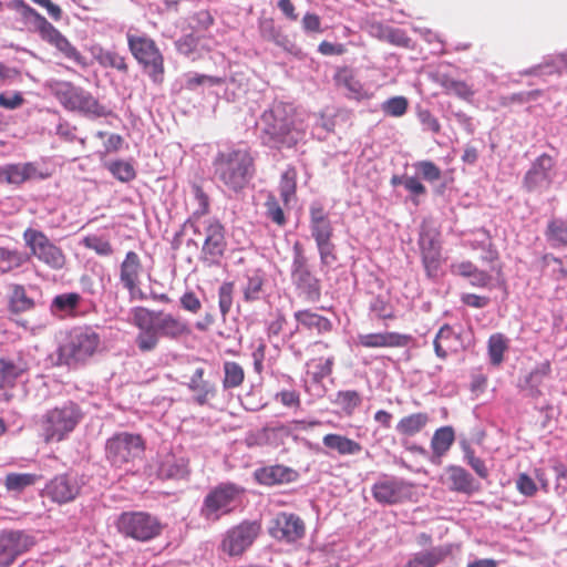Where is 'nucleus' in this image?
<instances>
[{
  "label": "nucleus",
  "mask_w": 567,
  "mask_h": 567,
  "mask_svg": "<svg viewBox=\"0 0 567 567\" xmlns=\"http://www.w3.org/2000/svg\"><path fill=\"white\" fill-rule=\"evenodd\" d=\"M131 316L132 324L138 329L135 343L141 352L155 350L161 338L179 340L192 332L185 320L163 310L138 306L131 309Z\"/></svg>",
  "instance_id": "1"
},
{
  "label": "nucleus",
  "mask_w": 567,
  "mask_h": 567,
  "mask_svg": "<svg viewBox=\"0 0 567 567\" xmlns=\"http://www.w3.org/2000/svg\"><path fill=\"white\" fill-rule=\"evenodd\" d=\"M261 140L269 147L291 148L305 136L297 121L296 109L288 103L278 102L261 115Z\"/></svg>",
  "instance_id": "2"
},
{
  "label": "nucleus",
  "mask_w": 567,
  "mask_h": 567,
  "mask_svg": "<svg viewBox=\"0 0 567 567\" xmlns=\"http://www.w3.org/2000/svg\"><path fill=\"white\" fill-rule=\"evenodd\" d=\"M214 177L229 192L239 193L255 174V159L247 147L219 151L213 161Z\"/></svg>",
  "instance_id": "3"
},
{
  "label": "nucleus",
  "mask_w": 567,
  "mask_h": 567,
  "mask_svg": "<svg viewBox=\"0 0 567 567\" xmlns=\"http://www.w3.org/2000/svg\"><path fill=\"white\" fill-rule=\"evenodd\" d=\"M45 87L69 111L79 112L89 117H106L112 111L102 105L91 92L68 81H50Z\"/></svg>",
  "instance_id": "4"
},
{
  "label": "nucleus",
  "mask_w": 567,
  "mask_h": 567,
  "mask_svg": "<svg viewBox=\"0 0 567 567\" xmlns=\"http://www.w3.org/2000/svg\"><path fill=\"white\" fill-rule=\"evenodd\" d=\"M193 234L200 237V261L208 266H219L227 251L226 228L216 217H207L205 221L189 225Z\"/></svg>",
  "instance_id": "5"
},
{
  "label": "nucleus",
  "mask_w": 567,
  "mask_h": 567,
  "mask_svg": "<svg viewBox=\"0 0 567 567\" xmlns=\"http://www.w3.org/2000/svg\"><path fill=\"white\" fill-rule=\"evenodd\" d=\"M128 49L150 79L157 84L164 80V56L156 42L146 34L126 33Z\"/></svg>",
  "instance_id": "6"
},
{
  "label": "nucleus",
  "mask_w": 567,
  "mask_h": 567,
  "mask_svg": "<svg viewBox=\"0 0 567 567\" xmlns=\"http://www.w3.org/2000/svg\"><path fill=\"white\" fill-rule=\"evenodd\" d=\"M244 494V488L230 482L213 487L204 497L200 516L210 523L218 522L223 516L234 512Z\"/></svg>",
  "instance_id": "7"
},
{
  "label": "nucleus",
  "mask_w": 567,
  "mask_h": 567,
  "mask_svg": "<svg viewBox=\"0 0 567 567\" xmlns=\"http://www.w3.org/2000/svg\"><path fill=\"white\" fill-rule=\"evenodd\" d=\"M115 527L124 537L142 543L158 537L163 532L159 518L144 511L121 513L115 520Z\"/></svg>",
  "instance_id": "8"
},
{
  "label": "nucleus",
  "mask_w": 567,
  "mask_h": 567,
  "mask_svg": "<svg viewBox=\"0 0 567 567\" xmlns=\"http://www.w3.org/2000/svg\"><path fill=\"white\" fill-rule=\"evenodd\" d=\"M146 449L145 440L138 433L117 432L105 442V458L111 466L123 468L140 458Z\"/></svg>",
  "instance_id": "9"
},
{
  "label": "nucleus",
  "mask_w": 567,
  "mask_h": 567,
  "mask_svg": "<svg viewBox=\"0 0 567 567\" xmlns=\"http://www.w3.org/2000/svg\"><path fill=\"white\" fill-rule=\"evenodd\" d=\"M81 419L82 412L73 402L50 410L42 419L44 441L49 443L64 440L76 427Z\"/></svg>",
  "instance_id": "10"
},
{
  "label": "nucleus",
  "mask_w": 567,
  "mask_h": 567,
  "mask_svg": "<svg viewBox=\"0 0 567 567\" xmlns=\"http://www.w3.org/2000/svg\"><path fill=\"white\" fill-rule=\"evenodd\" d=\"M100 346L101 337L95 329L90 326H80L70 331L63 351L69 361L83 363L99 351Z\"/></svg>",
  "instance_id": "11"
},
{
  "label": "nucleus",
  "mask_w": 567,
  "mask_h": 567,
  "mask_svg": "<svg viewBox=\"0 0 567 567\" xmlns=\"http://www.w3.org/2000/svg\"><path fill=\"white\" fill-rule=\"evenodd\" d=\"M259 532L260 525L256 522H241L226 532L220 549L229 556H240L252 545Z\"/></svg>",
  "instance_id": "12"
},
{
  "label": "nucleus",
  "mask_w": 567,
  "mask_h": 567,
  "mask_svg": "<svg viewBox=\"0 0 567 567\" xmlns=\"http://www.w3.org/2000/svg\"><path fill=\"white\" fill-rule=\"evenodd\" d=\"M38 31L41 38L53 45L65 59L73 61L80 66H86L85 58L70 41L54 28L44 17L38 14Z\"/></svg>",
  "instance_id": "13"
},
{
  "label": "nucleus",
  "mask_w": 567,
  "mask_h": 567,
  "mask_svg": "<svg viewBox=\"0 0 567 567\" xmlns=\"http://www.w3.org/2000/svg\"><path fill=\"white\" fill-rule=\"evenodd\" d=\"M555 165L556 162L550 155H539L524 176V187L528 192L548 189L555 175Z\"/></svg>",
  "instance_id": "14"
},
{
  "label": "nucleus",
  "mask_w": 567,
  "mask_h": 567,
  "mask_svg": "<svg viewBox=\"0 0 567 567\" xmlns=\"http://www.w3.org/2000/svg\"><path fill=\"white\" fill-rule=\"evenodd\" d=\"M422 264L429 278H436L442 265L441 245L437 236L422 230L419 237Z\"/></svg>",
  "instance_id": "15"
},
{
  "label": "nucleus",
  "mask_w": 567,
  "mask_h": 567,
  "mask_svg": "<svg viewBox=\"0 0 567 567\" xmlns=\"http://www.w3.org/2000/svg\"><path fill=\"white\" fill-rule=\"evenodd\" d=\"M79 493L80 485L78 481L68 474L56 475L42 489L43 497H49L58 504L73 501Z\"/></svg>",
  "instance_id": "16"
},
{
  "label": "nucleus",
  "mask_w": 567,
  "mask_h": 567,
  "mask_svg": "<svg viewBox=\"0 0 567 567\" xmlns=\"http://www.w3.org/2000/svg\"><path fill=\"white\" fill-rule=\"evenodd\" d=\"M30 539L19 530H2L0 533V566L8 567L14 559L28 549Z\"/></svg>",
  "instance_id": "17"
},
{
  "label": "nucleus",
  "mask_w": 567,
  "mask_h": 567,
  "mask_svg": "<svg viewBox=\"0 0 567 567\" xmlns=\"http://www.w3.org/2000/svg\"><path fill=\"white\" fill-rule=\"evenodd\" d=\"M305 530L303 520L292 513L278 514L270 528V533L275 538L288 543L302 538Z\"/></svg>",
  "instance_id": "18"
},
{
  "label": "nucleus",
  "mask_w": 567,
  "mask_h": 567,
  "mask_svg": "<svg viewBox=\"0 0 567 567\" xmlns=\"http://www.w3.org/2000/svg\"><path fill=\"white\" fill-rule=\"evenodd\" d=\"M333 80L338 87L347 91L346 96L349 100L361 102L371 99L373 95L351 68H339Z\"/></svg>",
  "instance_id": "19"
},
{
  "label": "nucleus",
  "mask_w": 567,
  "mask_h": 567,
  "mask_svg": "<svg viewBox=\"0 0 567 567\" xmlns=\"http://www.w3.org/2000/svg\"><path fill=\"white\" fill-rule=\"evenodd\" d=\"M143 264L140 255L133 250L125 254L120 265V282L131 296L140 289Z\"/></svg>",
  "instance_id": "20"
},
{
  "label": "nucleus",
  "mask_w": 567,
  "mask_h": 567,
  "mask_svg": "<svg viewBox=\"0 0 567 567\" xmlns=\"http://www.w3.org/2000/svg\"><path fill=\"white\" fill-rule=\"evenodd\" d=\"M412 340L409 334H402L394 331L370 332L358 336V344L368 348H403Z\"/></svg>",
  "instance_id": "21"
},
{
  "label": "nucleus",
  "mask_w": 567,
  "mask_h": 567,
  "mask_svg": "<svg viewBox=\"0 0 567 567\" xmlns=\"http://www.w3.org/2000/svg\"><path fill=\"white\" fill-rule=\"evenodd\" d=\"M446 478L444 483L452 492L472 495L480 489V484L462 466L449 465L445 468Z\"/></svg>",
  "instance_id": "22"
},
{
  "label": "nucleus",
  "mask_w": 567,
  "mask_h": 567,
  "mask_svg": "<svg viewBox=\"0 0 567 567\" xmlns=\"http://www.w3.org/2000/svg\"><path fill=\"white\" fill-rule=\"evenodd\" d=\"M371 492L380 504H396L404 496V483L396 478L380 480L373 484Z\"/></svg>",
  "instance_id": "23"
},
{
  "label": "nucleus",
  "mask_w": 567,
  "mask_h": 567,
  "mask_svg": "<svg viewBox=\"0 0 567 567\" xmlns=\"http://www.w3.org/2000/svg\"><path fill=\"white\" fill-rule=\"evenodd\" d=\"M187 388L194 394V401L199 405H205L217 393L216 384L205 379V369L198 367L194 370L187 382Z\"/></svg>",
  "instance_id": "24"
},
{
  "label": "nucleus",
  "mask_w": 567,
  "mask_h": 567,
  "mask_svg": "<svg viewBox=\"0 0 567 567\" xmlns=\"http://www.w3.org/2000/svg\"><path fill=\"white\" fill-rule=\"evenodd\" d=\"M310 230L316 240L331 239L333 236V228L329 219L328 213L319 203H313L309 209Z\"/></svg>",
  "instance_id": "25"
},
{
  "label": "nucleus",
  "mask_w": 567,
  "mask_h": 567,
  "mask_svg": "<svg viewBox=\"0 0 567 567\" xmlns=\"http://www.w3.org/2000/svg\"><path fill=\"white\" fill-rule=\"evenodd\" d=\"M297 476L295 470L285 465L265 466L255 472L256 481L268 486L293 482Z\"/></svg>",
  "instance_id": "26"
},
{
  "label": "nucleus",
  "mask_w": 567,
  "mask_h": 567,
  "mask_svg": "<svg viewBox=\"0 0 567 567\" xmlns=\"http://www.w3.org/2000/svg\"><path fill=\"white\" fill-rule=\"evenodd\" d=\"M293 318L299 327L316 332L317 334L328 333L332 330V322L329 318L323 317L310 309L298 310L293 313Z\"/></svg>",
  "instance_id": "27"
},
{
  "label": "nucleus",
  "mask_w": 567,
  "mask_h": 567,
  "mask_svg": "<svg viewBox=\"0 0 567 567\" xmlns=\"http://www.w3.org/2000/svg\"><path fill=\"white\" fill-rule=\"evenodd\" d=\"M433 346L435 354L444 360L450 353L458 350L460 334L450 324H443L434 338Z\"/></svg>",
  "instance_id": "28"
},
{
  "label": "nucleus",
  "mask_w": 567,
  "mask_h": 567,
  "mask_svg": "<svg viewBox=\"0 0 567 567\" xmlns=\"http://www.w3.org/2000/svg\"><path fill=\"white\" fill-rule=\"evenodd\" d=\"M430 415L426 412H415L402 416L395 430L401 437L409 439L420 434L430 423Z\"/></svg>",
  "instance_id": "29"
},
{
  "label": "nucleus",
  "mask_w": 567,
  "mask_h": 567,
  "mask_svg": "<svg viewBox=\"0 0 567 567\" xmlns=\"http://www.w3.org/2000/svg\"><path fill=\"white\" fill-rule=\"evenodd\" d=\"M455 441V432L452 426H442L433 433L431 439V462L441 464L442 457L450 451Z\"/></svg>",
  "instance_id": "30"
},
{
  "label": "nucleus",
  "mask_w": 567,
  "mask_h": 567,
  "mask_svg": "<svg viewBox=\"0 0 567 567\" xmlns=\"http://www.w3.org/2000/svg\"><path fill=\"white\" fill-rule=\"evenodd\" d=\"M451 272L456 276H461L470 279V284L473 287L486 288L491 281L492 276L476 267L472 261H461L451 265Z\"/></svg>",
  "instance_id": "31"
},
{
  "label": "nucleus",
  "mask_w": 567,
  "mask_h": 567,
  "mask_svg": "<svg viewBox=\"0 0 567 567\" xmlns=\"http://www.w3.org/2000/svg\"><path fill=\"white\" fill-rule=\"evenodd\" d=\"M435 82L443 89L445 94L455 95L464 101H470L475 94L472 85L465 81L456 80L446 73H437Z\"/></svg>",
  "instance_id": "32"
},
{
  "label": "nucleus",
  "mask_w": 567,
  "mask_h": 567,
  "mask_svg": "<svg viewBox=\"0 0 567 567\" xmlns=\"http://www.w3.org/2000/svg\"><path fill=\"white\" fill-rule=\"evenodd\" d=\"M370 32L373 37L392 45L401 48L411 47V38L406 35L405 31L399 28L384 25L382 23H373L370 27Z\"/></svg>",
  "instance_id": "33"
},
{
  "label": "nucleus",
  "mask_w": 567,
  "mask_h": 567,
  "mask_svg": "<svg viewBox=\"0 0 567 567\" xmlns=\"http://www.w3.org/2000/svg\"><path fill=\"white\" fill-rule=\"evenodd\" d=\"M38 259L54 269L62 268L65 264V256L62 250L38 233Z\"/></svg>",
  "instance_id": "34"
},
{
  "label": "nucleus",
  "mask_w": 567,
  "mask_h": 567,
  "mask_svg": "<svg viewBox=\"0 0 567 567\" xmlns=\"http://www.w3.org/2000/svg\"><path fill=\"white\" fill-rule=\"evenodd\" d=\"M451 554L450 548L439 546L427 551H421L415 555L404 565V567H435L445 560Z\"/></svg>",
  "instance_id": "35"
},
{
  "label": "nucleus",
  "mask_w": 567,
  "mask_h": 567,
  "mask_svg": "<svg viewBox=\"0 0 567 567\" xmlns=\"http://www.w3.org/2000/svg\"><path fill=\"white\" fill-rule=\"evenodd\" d=\"M327 449L337 451L340 455H354L362 451V445L344 435L329 433L322 439Z\"/></svg>",
  "instance_id": "36"
},
{
  "label": "nucleus",
  "mask_w": 567,
  "mask_h": 567,
  "mask_svg": "<svg viewBox=\"0 0 567 567\" xmlns=\"http://www.w3.org/2000/svg\"><path fill=\"white\" fill-rule=\"evenodd\" d=\"M544 234L550 247H567V220L559 217H553L548 220Z\"/></svg>",
  "instance_id": "37"
},
{
  "label": "nucleus",
  "mask_w": 567,
  "mask_h": 567,
  "mask_svg": "<svg viewBox=\"0 0 567 567\" xmlns=\"http://www.w3.org/2000/svg\"><path fill=\"white\" fill-rule=\"evenodd\" d=\"M92 54L97 63L103 68L115 69L123 73L128 71L126 59L115 51L106 50L102 47H95L92 50Z\"/></svg>",
  "instance_id": "38"
},
{
  "label": "nucleus",
  "mask_w": 567,
  "mask_h": 567,
  "mask_svg": "<svg viewBox=\"0 0 567 567\" xmlns=\"http://www.w3.org/2000/svg\"><path fill=\"white\" fill-rule=\"evenodd\" d=\"M298 289L305 295L306 300L310 302H317L321 297V285L320 280L316 278L311 271H303L293 277Z\"/></svg>",
  "instance_id": "39"
},
{
  "label": "nucleus",
  "mask_w": 567,
  "mask_h": 567,
  "mask_svg": "<svg viewBox=\"0 0 567 567\" xmlns=\"http://www.w3.org/2000/svg\"><path fill=\"white\" fill-rule=\"evenodd\" d=\"M192 188L197 206L192 213V215L188 217V219L184 223V229H188V226L194 225L195 220L198 223L205 221V219L207 218L205 216L209 213V197L204 192L203 187L197 184H194Z\"/></svg>",
  "instance_id": "40"
},
{
  "label": "nucleus",
  "mask_w": 567,
  "mask_h": 567,
  "mask_svg": "<svg viewBox=\"0 0 567 567\" xmlns=\"http://www.w3.org/2000/svg\"><path fill=\"white\" fill-rule=\"evenodd\" d=\"M298 173L293 166H288L280 176L279 193L285 206L296 200Z\"/></svg>",
  "instance_id": "41"
},
{
  "label": "nucleus",
  "mask_w": 567,
  "mask_h": 567,
  "mask_svg": "<svg viewBox=\"0 0 567 567\" xmlns=\"http://www.w3.org/2000/svg\"><path fill=\"white\" fill-rule=\"evenodd\" d=\"M551 374V363L545 360L537 364L524 379V388L528 389L533 394L539 393V386L544 380Z\"/></svg>",
  "instance_id": "42"
},
{
  "label": "nucleus",
  "mask_w": 567,
  "mask_h": 567,
  "mask_svg": "<svg viewBox=\"0 0 567 567\" xmlns=\"http://www.w3.org/2000/svg\"><path fill=\"white\" fill-rule=\"evenodd\" d=\"M223 388L224 390L237 389L243 385L245 381V370L236 361H225L223 364Z\"/></svg>",
  "instance_id": "43"
},
{
  "label": "nucleus",
  "mask_w": 567,
  "mask_h": 567,
  "mask_svg": "<svg viewBox=\"0 0 567 567\" xmlns=\"http://www.w3.org/2000/svg\"><path fill=\"white\" fill-rule=\"evenodd\" d=\"M265 285V276L261 270L256 269L247 274V281L243 286V298L246 302H254L260 298Z\"/></svg>",
  "instance_id": "44"
},
{
  "label": "nucleus",
  "mask_w": 567,
  "mask_h": 567,
  "mask_svg": "<svg viewBox=\"0 0 567 567\" xmlns=\"http://www.w3.org/2000/svg\"><path fill=\"white\" fill-rule=\"evenodd\" d=\"M391 185H403L404 188L412 195V202L417 205L419 197L426 194V187L424 184L415 176H396L394 175L391 178Z\"/></svg>",
  "instance_id": "45"
},
{
  "label": "nucleus",
  "mask_w": 567,
  "mask_h": 567,
  "mask_svg": "<svg viewBox=\"0 0 567 567\" xmlns=\"http://www.w3.org/2000/svg\"><path fill=\"white\" fill-rule=\"evenodd\" d=\"M82 245L101 257H111L114 254V247L110 239L95 234L85 236L82 239Z\"/></svg>",
  "instance_id": "46"
},
{
  "label": "nucleus",
  "mask_w": 567,
  "mask_h": 567,
  "mask_svg": "<svg viewBox=\"0 0 567 567\" xmlns=\"http://www.w3.org/2000/svg\"><path fill=\"white\" fill-rule=\"evenodd\" d=\"M30 165H9L0 169V183L21 184L30 177Z\"/></svg>",
  "instance_id": "47"
},
{
  "label": "nucleus",
  "mask_w": 567,
  "mask_h": 567,
  "mask_svg": "<svg viewBox=\"0 0 567 567\" xmlns=\"http://www.w3.org/2000/svg\"><path fill=\"white\" fill-rule=\"evenodd\" d=\"M35 475L29 473H10L4 477L3 485L9 492H22L25 487L33 485Z\"/></svg>",
  "instance_id": "48"
},
{
  "label": "nucleus",
  "mask_w": 567,
  "mask_h": 567,
  "mask_svg": "<svg viewBox=\"0 0 567 567\" xmlns=\"http://www.w3.org/2000/svg\"><path fill=\"white\" fill-rule=\"evenodd\" d=\"M567 71V51L565 53L558 54L555 58L544 62L543 64L534 68V74H543V73H557L560 74L563 71Z\"/></svg>",
  "instance_id": "49"
},
{
  "label": "nucleus",
  "mask_w": 567,
  "mask_h": 567,
  "mask_svg": "<svg viewBox=\"0 0 567 567\" xmlns=\"http://www.w3.org/2000/svg\"><path fill=\"white\" fill-rule=\"evenodd\" d=\"M107 169L120 182H131L136 177L133 165L125 161H114L107 164Z\"/></svg>",
  "instance_id": "50"
},
{
  "label": "nucleus",
  "mask_w": 567,
  "mask_h": 567,
  "mask_svg": "<svg viewBox=\"0 0 567 567\" xmlns=\"http://www.w3.org/2000/svg\"><path fill=\"white\" fill-rule=\"evenodd\" d=\"M370 310L374 313L378 319L381 320H394L395 309L391 305L389 299L381 296L375 297L370 303Z\"/></svg>",
  "instance_id": "51"
},
{
  "label": "nucleus",
  "mask_w": 567,
  "mask_h": 567,
  "mask_svg": "<svg viewBox=\"0 0 567 567\" xmlns=\"http://www.w3.org/2000/svg\"><path fill=\"white\" fill-rule=\"evenodd\" d=\"M81 296L76 292L62 293L54 297L52 307L65 313H73L79 307Z\"/></svg>",
  "instance_id": "52"
},
{
  "label": "nucleus",
  "mask_w": 567,
  "mask_h": 567,
  "mask_svg": "<svg viewBox=\"0 0 567 567\" xmlns=\"http://www.w3.org/2000/svg\"><path fill=\"white\" fill-rule=\"evenodd\" d=\"M409 107V101L405 96H393L384 101L381 105V110L385 115L393 117L403 116Z\"/></svg>",
  "instance_id": "53"
},
{
  "label": "nucleus",
  "mask_w": 567,
  "mask_h": 567,
  "mask_svg": "<svg viewBox=\"0 0 567 567\" xmlns=\"http://www.w3.org/2000/svg\"><path fill=\"white\" fill-rule=\"evenodd\" d=\"M235 285L233 281H225L218 289V307L221 316H226L230 312L233 307Z\"/></svg>",
  "instance_id": "54"
},
{
  "label": "nucleus",
  "mask_w": 567,
  "mask_h": 567,
  "mask_svg": "<svg viewBox=\"0 0 567 567\" xmlns=\"http://www.w3.org/2000/svg\"><path fill=\"white\" fill-rule=\"evenodd\" d=\"M266 216L279 227H284L287 223L284 209L274 195H269L265 203Z\"/></svg>",
  "instance_id": "55"
},
{
  "label": "nucleus",
  "mask_w": 567,
  "mask_h": 567,
  "mask_svg": "<svg viewBox=\"0 0 567 567\" xmlns=\"http://www.w3.org/2000/svg\"><path fill=\"white\" fill-rule=\"evenodd\" d=\"M506 349V339L503 334L496 333L489 337L488 353L493 364H499L503 361V355Z\"/></svg>",
  "instance_id": "56"
},
{
  "label": "nucleus",
  "mask_w": 567,
  "mask_h": 567,
  "mask_svg": "<svg viewBox=\"0 0 567 567\" xmlns=\"http://www.w3.org/2000/svg\"><path fill=\"white\" fill-rule=\"evenodd\" d=\"M267 440L271 446H279L291 435L290 426L286 424L267 425Z\"/></svg>",
  "instance_id": "57"
},
{
  "label": "nucleus",
  "mask_w": 567,
  "mask_h": 567,
  "mask_svg": "<svg viewBox=\"0 0 567 567\" xmlns=\"http://www.w3.org/2000/svg\"><path fill=\"white\" fill-rule=\"evenodd\" d=\"M19 374L20 370L14 363L0 359V389L12 386Z\"/></svg>",
  "instance_id": "58"
},
{
  "label": "nucleus",
  "mask_w": 567,
  "mask_h": 567,
  "mask_svg": "<svg viewBox=\"0 0 567 567\" xmlns=\"http://www.w3.org/2000/svg\"><path fill=\"white\" fill-rule=\"evenodd\" d=\"M337 402L348 414H351L361 404L362 399L358 391L347 390L337 393Z\"/></svg>",
  "instance_id": "59"
},
{
  "label": "nucleus",
  "mask_w": 567,
  "mask_h": 567,
  "mask_svg": "<svg viewBox=\"0 0 567 567\" xmlns=\"http://www.w3.org/2000/svg\"><path fill=\"white\" fill-rule=\"evenodd\" d=\"M422 178L429 183L439 181L442 177L441 168L432 161H420L414 164Z\"/></svg>",
  "instance_id": "60"
},
{
  "label": "nucleus",
  "mask_w": 567,
  "mask_h": 567,
  "mask_svg": "<svg viewBox=\"0 0 567 567\" xmlns=\"http://www.w3.org/2000/svg\"><path fill=\"white\" fill-rule=\"evenodd\" d=\"M23 262V256L17 251L0 248V271H10Z\"/></svg>",
  "instance_id": "61"
},
{
  "label": "nucleus",
  "mask_w": 567,
  "mask_h": 567,
  "mask_svg": "<svg viewBox=\"0 0 567 567\" xmlns=\"http://www.w3.org/2000/svg\"><path fill=\"white\" fill-rule=\"evenodd\" d=\"M417 118L423 130L430 131L433 134H439L441 132L439 118L430 110H420L417 112Z\"/></svg>",
  "instance_id": "62"
},
{
  "label": "nucleus",
  "mask_w": 567,
  "mask_h": 567,
  "mask_svg": "<svg viewBox=\"0 0 567 567\" xmlns=\"http://www.w3.org/2000/svg\"><path fill=\"white\" fill-rule=\"evenodd\" d=\"M320 259L323 265H330L337 260V256L334 254V245L331 239H320L316 240Z\"/></svg>",
  "instance_id": "63"
},
{
  "label": "nucleus",
  "mask_w": 567,
  "mask_h": 567,
  "mask_svg": "<svg viewBox=\"0 0 567 567\" xmlns=\"http://www.w3.org/2000/svg\"><path fill=\"white\" fill-rule=\"evenodd\" d=\"M517 491L527 497H532L537 493V486L534 480L526 473H520L516 480Z\"/></svg>",
  "instance_id": "64"
}]
</instances>
